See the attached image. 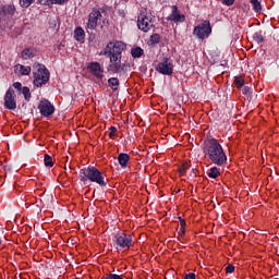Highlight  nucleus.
Segmentation results:
<instances>
[{
    "instance_id": "1",
    "label": "nucleus",
    "mask_w": 279,
    "mask_h": 279,
    "mask_svg": "<svg viewBox=\"0 0 279 279\" xmlns=\"http://www.w3.org/2000/svg\"><path fill=\"white\" fill-rule=\"evenodd\" d=\"M124 49L123 41H110L100 52V56L109 58L110 64L107 68L109 73H119L121 71V53H123Z\"/></svg>"
},
{
    "instance_id": "2",
    "label": "nucleus",
    "mask_w": 279,
    "mask_h": 279,
    "mask_svg": "<svg viewBox=\"0 0 279 279\" xmlns=\"http://www.w3.org/2000/svg\"><path fill=\"white\" fill-rule=\"evenodd\" d=\"M205 154L214 165L221 167L225 162H228V156L223 151V147L219 144V141L211 138L207 142Z\"/></svg>"
},
{
    "instance_id": "3",
    "label": "nucleus",
    "mask_w": 279,
    "mask_h": 279,
    "mask_svg": "<svg viewBox=\"0 0 279 279\" xmlns=\"http://www.w3.org/2000/svg\"><path fill=\"white\" fill-rule=\"evenodd\" d=\"M81 180H89V182H96L99 186H106V180L104 173L95 167H88L81 170Z\"/></svg>"
},
{
    "instance_id": "4",
    "label": "nucleus",
    "mask_w": 279,
    "mask_h": 279,
    "mask_svg": "<svg viewBox=\"0 0 279 279\" xmlns=\"http://www.w3.org/2000/svg\"><path fill=\"white\" fill-rule=\"evenodd\" d=\"M33 75H34V84L37 86V88H40V86H44V84H47L49 82V70L40 63H36L33 66Z\"/></svg>"
},
{
    "instance_id": "5",
    "label": "nucleus",
    "mask_w": 279,
    "mask_h": 279,
    "mask_svg": "<svg viewBox=\"0 0 279 279\" xmlns=\"http://www.w3.org/2000/svg\"><path fill=\"white\" fill-rule=\"evenodd\" d=\"M137 27L141 32L147 33L154 27L151 14L142 12L137 17Z\"/></svg>"
},
{
    "instance_id": "6",
    "label": "nucleus",
    "mask_w": 279,
    "mask_h": 279,
    "mask_svg": "<svg viewBox=\"0 0 279 279\" xmlns=\"http://www.w3.org/2000/svg\"><path fill=\"white\" fill-rule=\"evenodd\" d=\"M211 33L213 28L210 27V22L208 21H204L202 24L197 25L193 31L194 36H197L201 40H205V38H208Z\"/></svg>"
},
{
    "instance_id": "7",
    "label": "nucleus",
    "mask_w": 279,
    "mask_h": 279,
    "mask_svg": "<svg viewBox=\"0 0 279 279\" xmlns=\"http://www.w3.org/2000/svg\"><path fill=\"white\" fill-rule=\"evenodd\" d=\"M132 245V235L125 233H118L116 235V247L117 250H129Z\"/></svg>"
},
{
    "instance_id": "8",
    "label": "nucleus",
    "mask_w": 279,
    "mask_h": 279,
    "mask_svg": "<svg viewBox=\"0 0 279 279\" xmlns=\"http://www.w3.org/2000/svg\"><path fill=\"white\" fill-rule=\"evenodd\" d=\"M156 71L161 73V75H173V61L168 58H165L156 66Z\"/></svg>"
},
{
    "instance_id": "9",
    "label": "nucleus",
    "mask_w": 279,
    "mask_h": 279,
    "mask_svg": "<svg viewBox=\"0 0 279 279\" xmlns=\"http://www.w3.org/2000/svg\"><path fill=\"white\" fill-rule=\"evenodd\" d=\"M4 107L8 110H16V95L12 88H9L4 95Z\"/></svg>"
},
{
    "instance_id": "10",
    "label": "nucleus",
    "mask_w": 279,
    "mask_h": 279,
    "mask_svg": "<svg viewBox=\"0 0 279 279\" xmlns=\"http://www.w3.org/2000/svg\"><path fill=\"white\" fill-rule=\"evenodd\" d=\"M38 109L40 114H43V117H51V114H53L56 110L53 108V105H51L49 100H41L38 105Z\"/></svg>"
},
{
    "instance_id": "11",
    "label": "nucleus",
    "mask_w": 279,
    "mask_h": 279,
    "mask_svg": "<svg viewBox=\"0 0 279 279\" xmlns=\"http://www.w3.org/2000/svg\"><path fill=\"white\" fill-rule=\"evenodd\" d=\"M99 19H101V12L97 9H94L88 17V29H95L97 27V23H99Z\"/></svg>"
},
{
    "instance_id": "12",
    "label": "nucleus",
    "mask_w": 279,
    "mask_h": 279,
    "mask_svg": "<svg viewBox=\"0 0 279 279\" xmlns=\"http://www.w3.org/2000/svg\"><path fill=\"white\" fill-rule=\"evenodd\" d=\"M168 20L172 21L173 23H184L186 17L184 16V14H182V13H180V11H178V7L177 5H173L172 7V12L168 16Z\"/></svg>"
},
{
    "instance_id": "13",
    "label": "nucleus",
    "mask_w": 279,
    "mask_h": 279,
    "mask_svg": "<svg viewBox=\"0 0 279 279\" xmlns=\"http://www.w3.org/2000/svg\"><path fill=\"white\" fill-rule=\"evenodd\" d=\"M88 70L98 80H101V77H104V68H101V64H99V62H92V63H89Z\"/></svg>"
},
{
    "instance_id": "14",
    "label": "nucleus",
    "mask_w": 279,
    "mask_h": 279,
    "mask_svg": "<svg viewBox=\"0 0 279 279\" xmlns=\"http://www.w3.org/2000/svg\"><path fill=\"white\" fill-rule=\"evenodd\" d=\"M23 60H31V58H36V49L26 48L22 51Z\"/></svg>"
},
{
    "instance_id": "15",
    "label": "nucleus",
    "mask_w": 279,
    "mask_h": 279,
    "mask_svg": "<svg viewBox=\"0 0 279 279\" xmlns=\"http://www.w3.org/2000/svg\"><path fill=\"white\" fill-rule=\"evenodd\" d=\"M15 71H17L21 75H29L32 73V68L17 64L15 65Z\"/></svg>"
},
{
    "instance_id": "16",
    "label": "nucleus",
    "mask_w": 279,
    "mask_h": 279,
    "mask_svg": "<svg viewBox=\"0 0 279 279\" xmlns=\"http://www.w3.org/2000/svg\"><path fill=\"white\" fill-rule=\"evenodd\" d=\"M119 165L123 168L128 167V163L130 162V156L128 154H120L118 156Z\"/></svg>"
},
{
    "instance_id": "17",
    "label": "nucleus",
    "mask_w": 279,
    "mask_h": 279,
    "mask_svg": "<svg viewBox=\"0 0 279 279\" xmlns=\"http://www.w3.org/2000/svg\"><path fill=\"white\" fill-rule=\"evenodd\" d=\"M251 5L253 7L254 12L260 13L263 11V5L258 0H251Z\"/></svg>"
},
{
    "instance_id": "18",
    "label": "nucleus",
    "mask_w": 279,
    "mask_h": 279,
    "mask_svg": "<svg viewBox=\"0 0 279 279\" xmlns=\"http://www.w3.org/2000/svg\"><path fill=\"white\" fill-rule=\"evenodd\" d=\"M84 31L82 27H77L75 31H74V38L75 40H84Z\"/></svg>"
},
{
    "instance_id": "19",
    "label": "nucleus",
    "mask_w": 279,
    "mask_h": 279,
    "mask_svg": "<svg viewBox=\"0 0 279 279\" xmlns=\"http://www.w3.org/2000/svg\"><path fill=\"white\" fill-rule=\"evenodd\" d=\"M108 84L112 88V90H117V88H119V78L111 77L108 80Z\"/></svg>"
},
{
    "instance_id": "20",
    "label": "nucleus",
    "mask_w": 279,
    "mask_h": 279,
    "mask_svg": "<svg viewBox=\"0 0 279 279\" xmlns=\"http://www.w3.org/2000/svg\"><path fill=\"white\" fill-rule=\"evenodd\" d=\"M143 53H144V50L141 47H135L131 50V56H133L134 58H141Z\"/></svg>"
},
{
    "instance_id": "21",
    "label": "nucleus",
    "mask_w": 279,
    "mask_h": 279,
    "mask_svg": "<svg viewBox=\"0 0 279 279\" xmlns=\"http://www.w3.org/2000/svg\"><path fill=\"white\" fill-rule=\"evenodd\" d=\"M234 85L236 86V88H243V86H245V80H243L242 76H236L234 78Z\"/></svg>"
},
{
    "instance_id": "22",
    "label": "nucleus",
    "mask_w": 279,
    "mask_h": 279,
    "mask_svg": "<svg viewBox=\"0 0 279 279\" xmlns=\"http://www.w3.org/2000/svg\"><path fill=\"white\" fill-rule=\"evenodd\" d=\"M208 175L213 179L219 178L220 175L219 169H217V167H213L211 169H209Z\"/></svg>"
},
{
    "instance_id": "23",
    "label": "nucleus",
    "mask_w": 279,
    "mask_h": 279,
    "mask_svg": "<svg viewBox=\"0 0 279 279\" xmlns=\"http://www.w3.org/2000/svg\"><path fill=\"white\" fill-rule=\"evenodd\" d=\"M22 95H24L26 101H29V99H32V93H29V87H23Z\"/></svg>"
},
{
    "instance_id": "24",
    "label": "nucleus",
    "mask_w": 279,
    "mask_h": 279,
    "mask_svg": "<svg viewBox=\"0 0 279 279\" xmlns=\"http://www.w3.org/2000/svg\"><path fill=\"white\" fill-rule=\"evenodd\" d=\"M45 167H53V158L51 156L46 155L44 158Z\"/></svg>"
},
{
    "instance_id": "25",
    "label": "nucleus",
    "mask_w": 279,
    "mask_h": 279,
    "mask_svg": "<svg viewBox=\"0 0 279 279\" xmlns=\"http://www.w3.org/2000/svg\"><path fill=\"white\" fill-rule=\"evenodd\" d=\"M48 5H62V3H66L69 0H46Z\"/></svg>"
},
{
    "instance_id": "26",
    "label": "nucleus",
    "mask_w": 279,
    "mask_h": 279,
    "mask_svg": "<svg viewBox=\"0 0 279 279\" xmlns=\"http://www.w3.org/2000/svg\"><path fill=\"white\" fill-rule=\"evenodd\" d=\"M21 8H29L36 0H19Z\"/></svg>"
},
{
    "instance_id": "27",
    "label": "nucleus",
    "mask_w": 279,
    "mask_h": 279,
    "mask_svg": "<svg viewBox=\"0 0 279 279\" xmlns=\"http://www.w3.org/2000/svg\"><path fill=\"white\" fill-rule=\"evenodd\" d=\"M150 43H151V45H158V43H160V35H158V34L151 35Z\"/></svg>"
},
{
    "instance_id": "28",
    "label": "nucleus",
    "mask_w": 279,
    "mask_h": 279,
    "mask_svg": "<svg viewBox=\"0 0 279 279\" xmlns=\"http://www.w3.org/2000/svg\"><path fill=\"white\" fill-rule=\"evenodd\" d=\"M109 138H117V128L110 126V129H109Z\"/></svg>"
},
{
    "instance_id": "29",
    "label": "nucleus",
    "mask_w": 279,
    "mask_h": 279,
    "mask_svg": "<svg viewBox=\"0 0 279 279\" xmlns=\"http://www.w3.org/2000/svg\"><path fill=\"white\" fill-rule=\"evenodd\" d=\"M253 38L256 43H263L264 38H263V35L258 34V33H255L253 35Z\"/></svg>"
},
{
    "instance_id": "30",
    "label": "nucleus",
    "mask_w": 279,
    "mask_h": 279,
    "mask_svg": "<svg viewBox=\"0 0 279 279\" xmlns=\"http://www.w3.org/2000/svg\"><path fill=\"white\" fill-rule=\"evenodd\" d=\"M16 9L14 8V5L12 4H9L7 8H5V11L9 13V14H14V11Z\"/></svg>"
},
{
    "instance_id": "31",
    "label": "nucleus",
    "mask_w": 279,
    "mask_h": 279,
    "mask_svg": "<svg viewBox=\"0 0 279 279\" xmlns=\"http://www.w3.org/2000/svg\"><path fill=\"white\" fill-rule=\"evenodd\" d=\"M189 169V163H183L180 168L181 175H184L185 171Z\"/></svg>"
},
{
    "instance_id": "32",
    "label": "nucleus",
    "mask_w": 279,
    "mask_h": 279,
    "mask_svg": "<svg viewBox=\"0 0 279 279\" xmlns=\"http://www.w3.org/2000/svg\"><path fill=\"white\" fill-rule=\"evenodd\" d=\"M226 271H227V274H233L234 272V266L233 265L227 266Z\"/></svg>"
},
{
    "instance_id": "33",
    "label": "nucleus",
    "mask_w": 279,
    "mask_h": 279,
    "mask_svg": "<svg viewBox=\"0 0 279 279\" xmlns=\"http://www.w3.org/2000/svg\"><path fill=\"white\" fill-rule=\"evenodd\" d=\"M225 5H234V0H222Z\"/></svg>"
},
{
    "instance_id": "34",
    "label": "nucleus",
    "mask_w": 279,
    "mask_h": 279,
    "mask_svg": "<svg viewBox=\"0 0 279 279\" xmlns=\"http://www.w3.org/2000/svg\"><path fill=\"white\" fill-rule=\"evenodd\" d=\"M13 87H14L16 90H21L22 85H21V83L16 82V83L13 84Z\"/></svg>"
},
{
    "instance_id": "35",
    "label": "nucleus",
    "mask_w": 279,
    "mask_h": 279,
    "mask_svg": "<svg viewBox=\"0 0 279 279\" xmlns=\"http://www.w3.org/2000/svg\"><path fill=\"white\" fill-rule=\"evenodd\" d=\"M185 279H195V274L191 272L185 276Z\"/></svg>"
},
{
    "instance_id": "36",
    "label": "nucleus",
    "mask_w": 279,
    "mask_h": 279,
    "mask_svg": "<svg viewBox=\"0 0 279 279\" xmlns=\"http://www.w3.org/2000/svg\"><path fill=\"white\" fill-rule=\"evenodd\" d=\"M180 226L181 228H184V226H186V221H184V219L180 218Z\"/></svg>"
},
{
    "instance_id": "37",
    "label": "nucleus",
    "mask_w": 279,
    "mask_h": 279,
    "mask_svg": "<svg viewBox=\"0 0 279 279\" xmlns=\"http://www.w3.org/2000/svg\"><path fill=\"white\" fill-rule=\"evenodd\" d=\"M250 90H251V88H250V87H244V89H243V94H244V95H247V93H250Z\"/></svg>"
},
{
    "instance_id": "38",
    "label": "nucleus",
    "mask_w": 279,
    "mask_h": 279,
    "mask_svg": "<svg viewBox=\"0 0 279 279\" xmlns=\"http://www.w3.org/2000/svg\"><path fill=\"white\" fill-rule=\"evenodd\" d=\"M179 234H184V228L181 227Z\"/></svg>"
},
{
    "instance_id": "39",
    "label": "nucleus",
    "mask_w": 279,
    "mask_h": 279,
    "mask_svg": "<svg viewBox=\"0 0 279 279\" xmlns=\"http://www.w3.org/2000/svg\"><path fill=\"white\" fill-rule=\"evenodd\" d=\"M195 171H196V170H195V169H193V173H195Z\"/></svg>"
}]
</instances>
